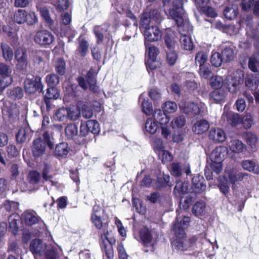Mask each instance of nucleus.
Masks as SVG:
<instances>
[{
	"label": "nucleus",
	"instance_id": "1",
	"mask_svg": "<svg viewBox=\"0 0 259 259\" xmlns=\"http://www.w3.org/2000/svg\"><path fill=\"white\" fill-rule=\"evenodd\" d=\"M162 19L160 13L156 9L142 14L140 29L144 35L145 47H147L148 41H156L161 38L162 33L156 25L160 23Z\"/></svg>",
	"mask_w": 259,
	"mask_h": 259
},
{
	"label": "nucleus",
	"instance_id": "2",
	"mask_svg": "<svg viewBox=\"0 0 259 259\" xmlns=\"http://www.w3.org/2000/svg\"><path fill=\"white\" fill-rule=\"evenodd\" d=\"M227 154V149L226 147L218 146L212 151L210 155V167L217 174H219L222 170V162Z\"/></svg>",
	"mask_w": 259,
	"mask_h": 259
},
{
	"label": "nucleus",
	"instance_id": "3",
	"mask_svg": "<svg viewBox=\"0 0 259 259\" xmlns=\"http://www.w3.org/2000/svg\"><path fill=\"white\" fill-rule=\"evenodd\" d=\"M22 223L27 226H32L36 224L40 225L42 231L46 230V226L37 212L33 210H26L21 215Z\"/></svg>",
	"mask_w": 259,
	"mask_h": 259
},
{
	"label": "nucleus",
	"instance_id": "4",
	"mask_svg": "<svg viewBox=\"0 0 259 259\" xmlns=\"http://www.w3.org/2000/svg\"><path fill=\"white\" fill-rule=\"evenodd\" d=\"M179 107L182 112L187 114L201 115L206 109L205 105L202 102L195 103L183 101L180 102Z\"/></svg>",
	"mask_w": 259,
	"mask_h": 259
},
{
	"label": "nucleus",
	"instance_id": "5",
	"mask_svg": "<svg viewBox=\"0 0 259 259\" xmlns=\"http://www.w3.org/2000/svg\"><path fill=\"white\" fill-rule=\"evenodd\" d=\"M171 18L175 21L177 25L178 31L181 35L183 33L190 35L192 32L193 27L188 19L187 14L177 17L175 15L174 11H171Z\"/></svg>",
	"mask_w": 259,
	"mask_h": 259
},
{
	"label": "nucleus",
	"instance_id": "6",
	"mask_svg": "<svg viewBox=\"0 0 259 259\" xmlns=\"http://www.w3.org/2000/svg\"><path fill=\"white\" fill-rule=\"evenodd\" d=\"M190 222V218L189 217H183L181 218V217L178 216L176 218L172 229L177 238L182 239L186 236L185 230L187 228Z\"/></svg>",
	"mask_w": 259,
	"mask_h": 259
},
{
	"label": "nucleus",
	"instance_id": "7",
	"mask_svg": "<svg viewBox=\"0 0 259 259\" xmlns=\"http://www.w3.org/2000/svg\"><path fill=\"white\" fill-rule=\"evenodd\" d=\"M54 40V35L47 30L37 31L34 36V41L36 44L46 48L52 44Z\"/></svg>",
	"mask_w": 259,
	"mask_h": 259
},
{
	"label": "nucleus",
	"instance_id": "8",
	"mask_svg": "<svg viewBox=\"0 0 259 259\" xmlns=\"http://www.w3.org/2000/svg\"><path fill=\"white\" fill-rule=\"evenodd\" d=\"M243 73L240 70H237L233 75L227 76L226 81L228 91L232 93H236L238 85L243 82Z\"/></svg>",
	"mask_w": 259,
	"mask_h": 259
},
{
	"label": "nucleus",
	"instance_id": "9",
	"mask_svg": "<svg viewBox=\"0 0 259 259\" xmlns=\"http://www.w3.org/2000/svg\"><path fill=\"white\" fill-rule=\"evenodd\" d=\"M140 237L144 246L153 247L156 242L157 235L153 230L143 227L140 231Z\"/></svg>",
	"mask_w": 259,
	"mask_h": 259
},
{
	"label": "nucleus",
	"instance_id": "10",
	"mask_svg": "<svg viewBox=\"0 0 259 259\" xmlns=\"http://www.w3.org/2000/svg\"><path fill=\"white\" fill-rule=\"evenodd\" d=\"M246 172H242L236 169H226L224 175V178L226 181H228L232 184V188L237 182L242 181L246 177L248 176Z\"/></svg>",
	"mask_w": 259,
	"mask_h": 259
},
{
	"label": "nucleus",
	"instance_id": "11",
	"mask_svg": "<svg viewBox=\"0 0 259 259\" xmlns=\"http://www.w3.org/2000/svg\"><path fill=\"white\" fill-rule=\"evenodd\" d=\"M91 220L95 227L98 230H101L100 233L101 239L103 240V241H104L105 238L109 241L108 236L109 235V232L108 229V223L103 222L101 215H91Z\"/></svg>",
	"mask_w": 259,
	"mask_h": 259
},
{
	"label": "nucleus",
	"instance_id": "12",
	"mask_svg": "<svg viewBox=\"0 0 259 259\" xmlns=\"http://www.w3.org/2000/svg\"><path fill=\"white\" fill-rule=\"evenodd\" d=\"M41 77L37 76L34 80L32 79L26 78L24 81V89L28 94H34L37 91L42 92L43 85L41 81Z\"/></svg>",
	"mask_w": 259,
	"mask_h": 259
},
{
	"label": "nucleus",
	"instance_id": "13",
	"mask_svg": "<svg viewBox=\"0 0 259 259\" xmlns=\"http://www.w3.org/2000/svg\"><path fill=\"white\" fill-rule=\"evenodd\" d=\"M121 1H117L113 4L112 7L117 12L120 14H125L127 17L131 19L133 22V28L136 30L137 29V21L136 17L133 13L128 10V7L126 5H123L120 4Z\"/></svg>",
	"mask_w": 259,
	"mask_h": 259
},
{
	"label": "nucleus",
	"instance_id": "14",
	"mask_svg": "<svg viewBox=\"0 0 259 259\" xmlns=\"http://www.w3.org/2000/svg\"><path fill=\"white\" fill-rule=\"evenodd\" d=\"M209 139L215 142L221 143L226 139V135L222 129L220 128H211L209 132Z\"/></svg>",
	"mask_w": 259,
	"mask_h": 259
},
{
	"label": "nucleus",
	"instance_id": "15",
	"mask_svg": "<svg viewBox=\"0 0 259 259\" xmlns=\"http://www.w3.org/2000/svg\"><path fill=\"white\" fill-rule=\"evenodd\" d=\"M46 143L41 138H37L33 141L32 147L33 155L35 157L42 156L45 152Z\"/></svg>",
	"mask_w": 259,
	"mask_h": 259
},
{
	"label": "nucleus",
	"instance_id": "16",
	"mask_svg": "<svg viewBox=\"0 0 259 259\" xmlns=\"http://www.w3.org/2000/svg\"><path fill=\"white\" fill-rule=\"evenodd\" d=\"M46 248V244L39 239L32 240L30 245V250L34 255H42L45 252Z\"/></svg>",
	"mask_w": 259,
	"mask_h": 259
},
{
	"label": "nucleus",
	"instance_id": "17",
	"mask_svg": "<svg viewBox=\"0 0 259 259\" xmlns=\"http://www.w3.org/2000/svg\"><path fill=\"white\" fill-rule=\"evenodd\" d=\"M209 127V122L205 120H197L192 127V131L196 134L200 135L206 132Z\"/></svg>",
	"mask_w": 259,
	"mask_h": 259
},
{
	"label": "nucleus",
	"instance_id": "18",
	"mask_svg": "<svg viewBox=\"0 0 259 259\" xmlns=\"http://www.w3.org/2000/svg\"><path fill=\"white\" fill-rule=\"evenodd\" d=\"M109 26L104 24L102 26H96L94 28V33L96 37L97 44L99 45L103 40L104 35L107 32Z\"/></svg>",
	"mask_w": 259,
	"mask_h": 259
},
{
	"label": "nucleus",
	"instance_id": "19",
	"mask_svg": "<svg viewBox=\"0 0 259 259\" xmlns=\"http://www.w3.org/2000/svg\"><path fill=\"white\" fill-rule=\"evenodd\" d=\"M183 0H174L172 7L169 10V16L171 18V11L174 12L176 16L179 17L186 14L183 7Z\"/></svg>",
	"mask_w": 259,
	"mask_h": 259
},
{
	"label": "nucleus",
	"instance_id": "20",
	"mask_svg": "<svg viewBox=\"0 0 259 259\" xmlns=\"http://www.w3.org/2000/svg\"><path fill=\"white\" fill-rule=\"evenodd\" d=\"M3 111L8 113L9 117L15 118L19 114V110L16 104L10 102L6 103Z\"/></svg>",
	"mask_w": 259,
	"mask_h": 259
},
{
	"label": "nucleus",
	"instance_id": "21",
	"mask_svg": "<svg viewBox=\"0 0 259 259\" xmlns=\"http://www.w3.org/2000/svg\"><path fill=\"white\" fill-rule=\"evenodd\" d=\"M230 151L235 153H240L245 149V146L243 143L237 139L232 140L228 144Z\"/></svg>",
	"mask_w": 259,
	"mask_h": 259
},
{
	"label": "nucleus",
	"instance_id": "22",
	"mask_svg": "<svg viewBox=\"0 0 259 259\" xmlns=\"http://www.w3.org/2000/svg\"><path fill=\"white\" fill-rule=\"evenodd\" d=\"M97 74L95 70L93 68H90L88 71L87 75V78L88 79V83L90 85V90L94 92H97L98 91V87L96 85V81L95 78V76Z\"/></svg>",
	"mask_w": 259,
	"mask_h": 259
},
{
	"label": "nucleus",
	"instance_id": "23",
	"mask_svg": "<svg viewBox=\"0 0 259 259\" xmlns=\"http://www.w3.org/2000/svg\"><path fill=\"white\" fill-rule=\"evenodd\" d=\"M37 10L39 12L41 17L45 22L51 27L53 25L54 21L50 16L49 10L45 7H42L41 5L38 4L36 6Z\"/></svg>",
	"mask_w": 259,
	"mask_h": 259
},
{
	"label": "nucleus",
	"instance_id": "24",
	"mask_svg": "<svg viewBox=\"0 0 259 259\" xmlns=\"http://www.w3.org/2000/svg\"><path fill=\"white\" fill-rule=\"evenodd\" d=\"M51 170V166L47 163L44 164L42 172V177L44 182H49L52 186H56L57 182L53 180V176L49 175Z\"/></svg>",
	"mask_w": 259,
	"mask_h": 259
},
{
	"label": "nucleus",
	"instance_id": "25",
	"mask_svg": "<svg viewBox=\"0 0 259 259\" xmlns=\"http://www.w3.org/2000/svg\"><path fill=\"white\" fill-rule=\"evenodd\" d=\"M153 117L156 122L162 125L167 124L169 121V118L165 114V112L160 109L154 111Z\"/></svg>",
	"mask_w": 259,
	"mask_h": 259
},
{
	"label": "nucleus",
	"instance_id": "26",
	"mask_svg": "<svg viewBox=\"0 0 259 259\" xmlns=\"http://www.w3.org/2000/svg\"><path fill=\"white\" fill-rule=\"evenodd\" d=\"M70 151V147L67 143L62 142L57 144L55 148V154L60 157H66Z\"/></svg>",
	"mask_w": 259,
	"mask_h": 259
},
{
	"label": "nucleus",
	"instance_id": "27",
	"mask_svg": "<svg viewBox=\"0 0 259 259\" xmlns=\"http://www.w3.org/2000/svg\"><path fill=\"white\" fill-rule=\"evenodd\" d=\"M192 187L193 191L196 193L203 191L205 189L206 186L203 184L202 177L200 176L194 177L192 180Z\"/></svg>",
	"mask_w": 259,
	"mask_h": 259
},
{
	"label": "nucleus",
	"instance_id": "28",
	"mask_svg": "<svg viewBox=\"0 0 259 259\" xmlns=\"http://www.w3.org/2000/svg\"><path fill=\"white\" fill-rule=\"evenodd\" d=\"M30 130L27 128H21L16 135V139L19 143H23L31 138Z\"/></svg>",
	"mask_w": 259,
	"mask_h": 259
},
{
	"label": "nucleus",
	"instance_id": "29",
	"mask_svg": "<svg viewBox=\"0 0 259 259\" xmlns=\"http://www.w3.org/2000/svg\"><path fill=\"white\" fill-rule=\"evenodd\" d=\"M15 58L22 69L26 67L27 64L26 54L23 49H19L16 51Z\"/></svg>",
	"mask_w": 259,
	"mask_h": 259
},
{
	"label": "nucleus",
	"instance_id": "30",
	"mask_svg": "<svg viewBox=\"0 0 259 259\" xmlns=\"http://www.w3.org/2000/svg\"><path fill=\"white\" fill-rule=\"evenodd\" d=\"M1 47L4 59L7 61H11L12 60L14 57L12 49L8 44L5 42L1 43Z\"/></svg>",
	"mask_w": 259,
	"mask_h": 259
},
{
	"label": "nucleus",
	"instance_id": "31",
	"mask_svg": "<svg viewBox=\"0 0 259 259\" xmlns=\"http://www.w3.org/2000/svg\"><path fill=\"white\" fill-rule=\"evenodd\" d=\"M188 191L187 184H185L182 181H177L174 190V195L177 197L181 198L182 195L186 193Z\"/></svg>",
	"mask_w": 259,
	"mask_h": 259
},
{
	"label": "nucleus",
	"instance_id": "32",
	"mask_svg": "<svg viewBox=\"0 0 259 259\" xmlns=\"http://www.w3.org/2000/svg\"><path fill=\"white\" fill-rule=\"evenodd\" d=\"M243 169L249 171L253 172L255 174L259 173V166L255 162L250 160H246L242 162Z\"/></svg>",
	"mask_w": 259,
	"mask_h": 259
},
{
	"label": "nucleus",
	"instance_id": "33",
	"mask_svg": "<svg viewBox=\"0 0 259 259\" xmlns=\"http://www.w3.org/2000/svg\"><path fill=\"white\" fill-rule=\"evenodd\" d=\"M158 128L157 123L151 118H148L145 124V133L154 134Z\"/></svg>",
	"mask_w": 259,
	"mask_h": 259
},
{
	"label": "nucleus",
	"instance_id": "34",
	"mask_svg": "<svg viewBox=\"0 0 259 259\" xmlns=\"http://www.w3.org/2000/svg\"><path fill=\"white\" fill-rule=\"evenodd\" d=\"M180 41L182 46L186 50H192L194 48V45L190 35L183 33L180 37Z\"/></svg>",
	"mask_w": 259,
	"mask_h": 259
},
{
	"label": "nucleus",
	"instance_id": "35",
	"mask_svg": "<svg viewBox=\"0 0 259 259\" xmlns=\"http://www.w3.org/2000/svg\"><path fill=\"white\" fill-rule=\"evenodd\" d=\"M19 216L17 213H13L9 218L10 229L14 234H16L18 230L17 222L19 220Z\"/></svg>",
	"mask_w": 259,
	"mask_h": 259
},
{
	"label": "nucleus",
	"instance_id": "36",
	"mask_svg": "<svg viewBox=\"0 0 259 259\" xmlns=\"http://www.w3.org/2000/svg\"><path fill=\"white\" fill-rule=\"evenodd\" d=\"M174 34L170 29H166L164 40L168 50L174 49L176 41L174 37Z\"/></svg>",
	"mask_w": 259,
	"mask_h": 259
},
{
	"label": "nucleus",
	"instance_id": "37",
	"mask_svg": "<svg viewBox=\"0 0 259 259\" xmlns=\"http://www.w3.org/2000/svg\"><path fill=\"white\" fill-rule=\"evenodd\" d=\"M67 115H68V108H61L56 110L54 115V119L55 120L64 121L67 119Z\"/></svg>",
	"mask_w": 259,
	"mask_h": 259
},
{
	"label": "nucleus",
	"instance_id": "38",
	"mask_svg": "<svg viewBox=\"0 0 259 259\" xmlns=\"http://www.w3.org/2000/svg\"><path fill=\"white\" fill-rule=\"evenodd\" d=\"M109 241L104 238V241L102 240V249L105 253L106 256L108 258L111 259L113 257V251L112 246L110 244V241L108 238Z\"/></svg>",
	"mask_w": 259,
	"mask_h": 259
},
{
	"label": "nucleus",
	"instance_id": "39",
	"mask_svg": "<svg viewBox=\"0 0 259 259\" xmlns=\"http://www.w3.org/2000/svg\"><path fill=\"white\" fill-rule=\"evenodd\" d=\"M248 68L253 72L258 71L259 69V56L254 55L248 59Z\"/></svg>",
	"mask_w": 259,
	"mask_h": 259
},
{
	"label": "nucleus",
	"instance_id": "40",
	"mask_svg": "<svg viewBox=\"0 0 259 259\" xmlns=\"http://www.w3.org/2000/svg\"><path fill=\"white\" fill-rule=\"evenodd\" d=\"M55 71L60 75H63L66 71V63L62 58L58 59L55 64Z\"/></svg>",
	"mask_w": 259,
	"mask_h": 259
},
{
	"label": "nucleus",
	"instance_id": "41",
	"mask_svg": "<svg viewBox=\"0 0 259 259\" xmlns=\"http://www.w3.org/2000/svg\"><path fill=\"white\" fill-rule=\"evenodd\" d=\"M224 14L227 19L232 20L236 18L238 14L237 9L236 7L228 6L225 9Z\"/></svg>",
	"mask_w": 259,
	"mask_h": 259
},
{
	"label": "nucleus",
	"instance_id": "42",
	"mask_svg": "<svg viewBox=\"0 0 259 259\" xmlns=\"http://www.w3.org/2000/svg\"><path fill=\"white\" fill-rule=\"evenodd\" d=\"M26 11L24 10H19L14 15V20L18 24H23L26 21Z\"/></svg>",
	"mask_w": 259,
	"mask_h": 259
},
{
	"label": "nucleus",
	"instance_id": "43",
	"mask_svg": "<svg viewBox=\"0 0 259 259\" xmlns=\"http://www.w3.org/2000/svg\"><path fill=\"white\" fill-rule=\"evenodd\" d=\"M142 100V109L143 112L146 115H150L152 112V104L148 101L143 99V94H141L139 97V100Z\"/></svg>",
	"mask_w": 259,
	"mask_h": 259
},
{
	"label": "nucleus",
	"instance_id": "44",
	"mask_svg": "<svg viewBox=\"0 0 259 259\" xmlns=\"http://www.w3.org/2000/svg\"><path fill=\"white\" fill-rule=\"evenodd\" d=\"M205 209V204L204 202L200 201L196 202L193 207V213L196 216H199L203 214Z\"/></svg>",
	"mask_w": 259,
	"mask_h": 259
},
{
	"label": "nucleus",
	"instance_id": "45",
	"mask_svg": "<svg viewBox=\"0 0 259 259\" xmlns=\"http://www.w3.org/2000/svg\"><path fill=\"white\" fill-rule=\"evenodd\" d=\"M46 81L50 87H55L59 83L60 79L57 74L52 73L46 76Z\"/></svg>",
	"mask_w": 259,
	"mask_h": 259
},
{
	"label": "nucleus",
	"instance_id": "46",
	"mask_svg": "<svg viewBox=\"0 0 259 259\" xmlns=\"http://www.w3.org/2000/svg\"><path fill=\"white\" fill-rule=\"evenodd\" d=\"M65 133L68 138H72L78 134L77 125L74 123L68 124L65 128Z\"/></svg>",
	"mask_w": 259,
	"mask_h": 259
},
{
	"label": "nucleus",
	"instance_id": "47",
	"mask_svg": "<svg viewBox=\"0 0 259 259\" xmlns=\"http://www.w3.org/2000/svg\"><path fill=\"white\" fill-rule=\"evenodd\" d=\"M210 97L218 103L224 100L226 95L225 92L222 90H215L211 93Z\"/></svg>",
	"mask_w": 259,
	"mask_h": 259
},
{
	"label": "nucleus",
	"instance_id": "48",
	"mask_svg": "<svg viewBox=\"0 0 259 259\" xmlns=\"http://www.w3.org/2000/svg\"><path fill=\"white\" fill-rule=\"evenodd\" d=\"M163 111L168 113H172L177 109V105L175 102H165L162 106Z\"/></svg>",
	"mask_w": 259,
	"mask_h": 259
},
{
	"label": "nucleus",
	"instance_id": "49",
	"mask_svg": "<svg viewBox=\"0 0 259 259\" xmlns=\"http://www.w3.org/2000/svg\"><path fill=\"white\" fill-rule=\"evenodd\" d=\"M223 60V58L219 53H212L210 58V62L213 66L215 67H219L222 64Z\"/></svg>",
	"mask_w": 259,
	"mask_h": 259
},
{
	"label": "nucleus",
	"instance_id": "50",
	"mask_svg": "<svg viewBox=\"0 0 259 259\" xmlns=\"http://www.w3.org/2000/svg\"><path fill=\"white\" fill-rule=\"evenodd\" d=\"M88 126V130L92 134L96 135L100 132L99 124L98 122L94 120H90L86 122Z\"/></svg>",
	"mask_w": 259,
	"mask_h": 259
},
{
	"label": "nucleus",
	"instance_id": "51",
	"mask_svg": "<svg viewBox=\"0 0 259 259\" xmlns=\"http://www.w3.org/2000/svg\"><path fill=\"white\" fill-rule=\"evenodd\" d=\"M12 69L8 65L3 63H0V75L3 77L12 78Z\"/></svg>",
	"mask_w": 259,
	"mask_h": 259
},
{
	"label": "nucleus",
	"instance_id": "52",
	"mask_svg": "<svg viewBox=\"0 0 259 259\" xmlns=\"http://www.w3.org/2000/svg\"><path fill=\"white\" fill-rule=\"evenodd\" d=\"M207 60V56L203 52L197 53L195 56V62L196 64H198L199 67L206 65V62Z\"/></svg>",
	"mask_w": 259,
	"mask_h": 259
},
{
	"label": "nucleus",
	"instance_id": "53",
	"mask_svg": "<svg viewBox=\"0 0 259 259\" xmlns=\"http://www.w3.org/2000/svg\"><path fill=\"white\" fill-rule=\"evenodd\" d=\"M9 96L14 100L21 99L23 96V90L20 87L14 88L10 91Z\"/></svg>",
	"mask_w": 259,
	"mask_h": 259
},
{
	"label": "nucleus",
	"instance_id": "54",
	"mask_svg": "<svg viewBox=\"0 0 259 259\" xmlns=\"http://www.w3.org/2000/svg\"><path fill=\"white\" fill-rule=\"evenodd\" d=\"M146 58H152L156 59L157 55L158 53V49L152 45L148 44L147 47H146Z\"/></svg>",
	"mask_w": 259,
	"mask_h": 259
},
{
	"label": "nucleus",
	"instance_id": "55",
	"mask_svg": "<svg viewBox=\"0 0 259 259\" xmlns=\"http://www.w3.org/2000/svg\"><path fill=\"white\" fill-rule=\"evenodd\" d=\"M258 82L252 76H248L245 78V84L251 91L257 89Z\"/></svg>",
	"mask_w": 259,
	"mask_h": 259
},
{
	"label": "nucleus",
	"instance_id": "56",
	"mask_svg": "<svg viewBox=\"0 0 259 259\" xmlns=\"http://www.w3.org/2000/svg\"><path fill=\"white\" fill-rule=\"evenodd\" d=\"M199 74L204 78H208L211 74V66L206 64L199 67Z\"/></svg>",
	"mask_w": 259,
	"mask_h": 259
},
{
	"label": "nucleus",
	"instance_id": "57",
	"mask_svg": "<svg viewBox=\"0 0 259 259\" xmlns=\"http://www.w3.org/2000/svg\"><path fill=\"white\" fill-rule=\"evenodd\" d=\"M59 97V94L58 90L54 87H50L47 89L44 98L48 99H57Z\"/></svg>",
	"mask_w": 259,
	"mask_h": 259
},
{
	"label": "nucleus",
	"instance_id": "58",
	"mask_svg": "<svg viewBox=\"0 0 259 259\" xmlns=\"http://www.w3.org/2000/svg\"><path fill=\"white\" fill-rule=\"evenodd\" d=\"M210 84L214 89H219L223 84V79L220 76H213L210 80Z\"/></svg>",
	"mask_w": 259,
	"mask_h": 259
},
{
	"label": "nucleus",
	"instance_id": "59",
	"mask_svg": "<svg viewBox=\"0 0 259 259\" xmlns=\"http://www.w3.org/2000/svg\"><path fill=\"white\" fill-rule=\"evenodd\" d=\"M223 59L225 61H230L233 58L234 52L232 47H226L222 51Z\"/></svg>",
	"mask_w": 259,
	"mask_h": 259
},
{
	"label": "nucleus",
	"instance_id": "60",
	"mask_svg": "<svg viewBox=\"0 0 259 259\" xmlns=\"http://www.w3.org/2000/svg\"><path fill=\"white\" fill-rule=\"evenodd\" d=\"M145 64L149 73L150 70L155 69L159 66V63L156 60V59L146 58Z\"/></svg>",
	"mask_w": 259,
	"mask_h": 259
},
{
	"label": "nucleus",
	"instance_id": "61",
	"mask_svg": "<svg viewBox=\"0 0 259 259\" xmlns=\"http://www.w3.org/2000/svg\"><path fill=\"white\" fill-rule=\"evenodd\" d=\"M186 118L184 116L180 115L175 118L171 122L173 128H181L185 124Z\"/></svg>",
	"mask_w": 259,
	"mask_h": 259
},
{
	"label": "nucleus",
	"instance_id": "62",
	"mask_svg": "<svg viewBox=\"0 0 259 259\" xmlns=\"http://www.w3.org/2000/svg\"><path fill=\"white\" fill-rule=\"evenodd\" d=\"M167 55H166V59L168 63L170 65H173L175 64L177 60V54L174 50V49L171 50H167Z\"/></svg>",
	"mask_w": 259,
	"mask_h": 259
},
{
	"label": "nucleus",
	"instance_id": "63",
	"mask_svg": "<svg viewBox=\"0 0 259 259\" xmlns=\"http://www.w3.org/2000/svg\"><path fill=\"white\" fill-rule=\"evenodd\" d=\"M42 136L44 140L43 141L47 144L50 148H52L53 146L52 141L53 139L52 128H49L48 130L45 131L44 133Z\"/></svg>",
	"mask_w": 259,
	"mask_h": 259
},
{
	"label": "nucleus",
	"instance_id": "64",
	"mask_svg": "<svg viewBox=\"0 0 259 259\" xmlns=\"http://www.w3.org/2000/svg\"><path fill=\"white\" fill-rule=\"evenodd\" d=\"M153 147L155 151L157 153L164 150V148L163 141L160 138L153 139Z\"/></svg>",
	"mask_w": 259,
	"mask_h": 259
}]
</instances>
